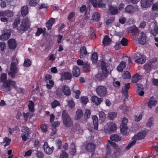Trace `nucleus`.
<instances>
[{
	"mask_svg": "<svg viewBox=\"0 0 158 158\" xmlns=\"http://www.w3.org/2000/svg\"><path fill=\"white\" fill-rule=\"evenodd\" d=\"M8 47L10 49L15 50L17 47V43L16 40L14 39H9L8 41Z\"/></svg>",
	"mask_w": 158,
	"mask_h": 158,
	"instance_id": "nucleus-14",
	"label": "nucleus"
},
{
	"mask_svg": "<svg viewBox=\"0 0 158 158\" xmlns=\"http://www.w3.org/2000/svg\"><path fill=\"white\" fill-rule=\"evenodd\" d=\"M29 20L27 18L23 19L21 22L20 26L17 27V29L18 32L21 33L22 32L27 31L30 27Z\"/></svg>",
	"mask_w": 158,
	"mask_h": 158,
	"instance_id": "nucleus-2",
	"label": "nucleus"
},
{
	"mask_svg": "<svg viewBox=\"0 0 158 158\" xmlns=\"http://www.w3.org/2000/svg\"><path fill=\"white\" fill-rule=\"evenodd\" d=\"M80 70L79 68L75 66L73 69V74L74 77H78L80 74Z\"/></svg>",
	"mask_w": 158,
	"mask_h": 158,
	"instance_id": "nucleus-25",
	"label": "nucleus"
},
{
	"mask_svg": "<svg viewBox=\"0 0 158 158\" xmlns=\"http://www.w3.org/2000/svg\"><path fill=\"white\" fill-rule=\"evenodd\" d=\"M96 148V145L93 143H88L85 146V149L87 151L90 152H94Z\"/></svg>",
	"mask_w": 158,
	"mask_h": 158,
	"instance_id": "nucleus-12",
	"label": "nucleus"
},
{
	"mask_svg": "<svg viewBox=\"0 0 158 158\" xmlns=\"http://www.w3.org/2000/svg\"><path fill=\"white\" fill-rule=\"evenodd\" d=\"M72 148L70 149V153L73 155H75L76 152V148L74 143L72 142L71 144Z\"/></svg>",
	"mask_w": 158,
	"mask_h": 158,
	"instance_id": "nucleus-36",
	"label": "nucleus"
},
{
	"mask_svg": "<svg viewBox=\"0 0 158 158\" xmlns=\"http://www.w3.org/2000/svg\"><path fill=\"white\" fill-rule=\"evenodd\" d=\"M121 132L122 134L125 135L127 134V125L121 124L120 126Z\"/></svg>",
	"mask_w": 158,
	"mask_h": 158,
	"instance_id": "nucleus-27",
	"label": "nucleus"
},
{
	"mask_svg": "<svg viewBox=\"0 0 158 158\" xmlns=\"http://www.w3.org/2000/svg\"><path fill=\"white\" fill-rule=\"evenodd\" d=\"M62 116L63 123L66 127H69L73 125V122L65 110L63 111Z\"/></svg>",
	"mask_w": 158,
	"mask_h": 158,
	"instance_id": "nucleus-1",
	"label": "nucleus"
},
{
	"mask_svg": "<svg viewBox=\"0 0 158 158\" xmlns=\"http://www.w3.org/2000/svg\"><path fill=\"white\" fill-rule=\"evenodd\" d=\"M55 19L53 18H51L49 19L46 23V26L48 30H51L52 27L55 22Z\"/></svg>",
	"mask_w": 158,
	"mask_h": 158,
	"instance_id": "nucleus-22",
	"label": "nucleus"
},
{
	"mask_svg": "<svg viewBox=\"0 0 158 158\" xmlns=\"http://www.w3.org/2000/svg\"><path fill=\"white\" fill-rule=\"evenodd\" d=\"M102 69L103 73H98L96 75V77L97 80L101 81L107 77L108 75V72L105 64L102 65Z\"/></svg>",
	"mask_w": 158,
	"mask_h": 158,
	"instance_id": "nucleus-5",
	"label": "nucleus"
},
{
	"mask_svg": "<svg viewBox=\"0 0 158 158\" xmlns=\"http://www.w3.org/2000/svg\"><path fill=\"white\" fill-rule=\"evenodd\" d=\"M91 101L97 105H99L102 102L103 99L102 98H98V96L94 95L91 98Z\"/></svg>",
	"mask_w": 158,
	"mask_h": 158,
	"instance_id": "nucleus-17",
	"label": "nucleus"
},
{
	"mask_svg": "<svg viewBox=\"0 0 158 158\" xmlns=\"http://www.w3.org/2000/svg\"><path fill=\"white\" fill-rule=\"evenodd\" d=\"M109 10L110 12V14L112 15L116 14L118 13V9L117 7L113 6L111 5H109Z\"/></svg>",
	"mask_w": 158,
	"mask_h": 158,
	"instance_id": "nucleus-19",
	"label": "nucleus"
},
{
	"mask_svg": "<svg viewBox=\"0 0 158 158\" xmlns=\"http://www.w3.org/2000/svg\"><path fill=\"white\" fill-rule=\"evenodd\" d=\"M13 15V13L12 11L9 10H6V16L8 17H11Z\"/></svg>",
	"mask_w": 158,
	"mask_h": 158,
	"instance_id": "nucleus-63",
	"label": "nucleus"
},
{
	"mask_svg": "<svg viewBox=\"0 0 158 158\" xmlns=\"http://www.w3.org/2000/svg\"><path fill=\"white\" fill-rule=\"evenodd\" d=\"M40 128L42 131L44 133L48 131L47 126L45 124L41 125L40 126Z\"/></svg>",
	"mask_w": 158,
	"mask_h": 158,
	"instance_id": "nucleus-61",
	"label": "nucleus"
},
{
	"mask_svg": "<svg viewBox=\"0 0 158 158\" xmlns=\"http://www.w3.org/2000/svg\"><path fill=\"white\" fill-rule=\"evenodd\" d=\"M150 32L154 36H156L158 34V27H155L153 29H152Z\"/></svg>",
	"mask_w": 158,
	"mask_h": 158,
	"instance_id": "nucleus-56",
	"label": "nucleus"
},
{
	"mask_svg": "<svg viewBox=\"0 0 158 158\" xmlns=\"http://www.w3.org/2000/svg\"><path fill=\"white\" fill-rule=\"evenodd\" d=\"M11 31L9 30H5L4 31V33L0 36V40H7L10 37Z\"/></svg>",
	"mask_w": 158,
	"mask_h": 158,
	"instance_id": "nucleus-11",
	"label": "nucleus"
},
{
	"mask_svg": "<svg viewBox=\"0 0 158 158\" xmlns=\"http://www.w3.org/2000/svg\"><path fill=\"white\" fill-rule=\"evenodd\" d=\"M21 131L22 133L21 136L22 140L24 141H26L28 139V137L31 133V131L28 127L23 126L21 128Z\"/></svg>",
	"mask_w": 158,
	"mask_h": 158,
	"instance_id": "nucleus-4",
	"label": "nucleus"
},
{
	"mask_svg": "<svg viewBox=\"0 0 158 158\" xmlns=\"http://www.w3.org/2000/svg\"><path fill=\"white\" fill-rule=\"evenodd\" d=\"M105 130L107 131H114L116 130V126L114 123L110 122L107 123L105 126Z\"/></svg>",
	"mask_w": 158,
	"mask_h": 158,
	"instance_id": "nucleus-8",
	"label": "nucleus"
},
{
	"mask_svg": "<svg viewBox=\"0 0 158 158\" xmlns=\"http://www.w3.org/2000/svg\"><path fill=\"white\" fill-rule=\"evenodd\" d=\"M117 113L114 112H110L108 115L109 118L111 120H113L117 116Z\"/></svg>",
	"mask_w": 158,
	"mask_h": 158,
	"instance_id": "nucleus-47",
	"label": "nucleus"
},
{
	"mask_svg": "<svg viewBox=\"0 0 158 158\" xmlns=\"http://www.w3.org/2000/svg\"><path fill=\"white\" fill-rule=\"evenodd\" d=\"M75 15V13L74 12H71L68 15L67 17V19L69 21H71Z\"/></svg>",
	"mask_w": 158,
	"mask_h": 158,
	"instance_id": "nucleus-53",
	"label": "nucleus"
},
{
	"mask_svg": "<svg viewBox=\"0 0 158 158\" xmlns=\"http://www.w3.org/2000/svg\"><path fill=\"white\" fill-rule=\"evenodd\" d=\"M63 77L65 80H69L71 79L72 78V75L69 72H67L64 73Z\"/></svg>",
	"mask_w": 158,
	"mask_h": 158,
	"instance_id": "nucleus-38",
	"label": "nucleus"
},
{
	"mask_svg": "<svg viewBox=\"0 0 158 158\" xmlns=\"http://www.w3.org/2000/svg\"><path fill=\"white\" fill-rule=\"evenodd\" d=\"M110 41L111 40L108 36L107 35H106L103 39L102 43L104 46H107L109 44Z\"/></svg>",
	"mask_w": 158,
	"mask_h": 158,
	"instance_id": "nucleus-34",
	"label": "nucleus"
},
{
	"mask_svg": "<svg viewBox=\"0 0 158 158\" xmlns=\"http://www.w3.org/2000/svg\"><path fill=\"white\" fill-rule=\"evenodd\" d=\"M146 36L144 33L142 31L141 32L139 38L138 39V41L139 43L142 44H144L146 43Z\"/></svg>",
	"mask_w": 158,
	"mask_h": 158,
	"instance_id": "nucleus-18",
	"label": "nucleus"
},
{
	"mask_svg": "<svg viewBox=\"0 0 158 158\" xmlns=\"http://www.w3.org/2000/svg\"><path fill=\"white\" fill-rule=\"evenodd\" d=\"M147 131H143L139 132L137 135H135L133 137V139H135L136 140L137 139H143L147 134Z\"/></svg>",
	"mask_w": 158,
	"mask_h": 158,
	"instance_id": "nucleus-13",
	"label": "nucleus"
},
{
	"mask_svg": "<svg viewBox=\"0 0 158 158\" xmlns=\"http://www.w3.org/2000/svg\"><path fill=\"white\" fill-rule=\"evenodd\" d=\"M94 126V129L97 130L98 127V118L96 115L93 116L92 117Z\"/></svg>",
	"mask_w": 158,
	"mask_h": 158,
	"instance_id": "nucleus-23",
	"label": "nucleus"
},
{
	"mask_svg": "<svg viewBox=\"0 0 158 158\" xmlns=\"http://www.w3.org/2000/svg\"><path fill=\"white\" fill-rule=\"evenodd\" d=\"M62 92L64 94L67 96H68L71 94V92L69 87L67 85H64L61 88Z\"/></svg>",
	"mask_w": 158,
	"mask_h": 158,
	"instance_id": "nucleus-16",
	"label": "nucleus"
},
{
	"mask_svg": "<svg viewBox=\"0 0 158 158\" xmlns=\"http://www.w3.org/2000/svg\"><path fill=\"white\" fill-rule=\"evenodd\" d=\"M144 69L147 71H150L152 68V64L151 63H148L144 65Z\"/></svg>",
	"mask_w": 158,
	"mask_h": 158,
	"instance_id": "nucleus-52",
	"label": "nucleus"
},
{
	"mask_svg": "<svg viewBox=\"0 0 158 158\" xmlns=\"http://www.w3.org/2000/svg\"><path fill=\"white\" fill-rule=\"evenodd\" d=\"M157 101L156 100H150L148 103V106L150 108H152V106H155Z\"/></svg>",
	"mask_w": 158,
	"mask_h": 158,
	"instance_id": "nucleus-33",
	"label": "nucleus"
},
{
	"mask_svg": "<svg viewBox=\"0 0 158 158\" xmlns=\"http://www.w3.org/2000/svg\"><path fill=\"white\" fill-rule=\"evenodd\" d=\"M99 116L100 120L102 122L105 121L106 118V115L102 111L99 112Z\"/></svg>",
	"mask_w": 158,
	"mask_h": 158,
	"instance_id": "nucleus-41",
	"label": "nucleus"
},
{
	"mask_svg": "<svg viewBox=\"0 0 158 158\" xmlns=\"http://www.w3.org/2000/svg\"><path fill=\"white\" fill-rule=\"evenodd\" d=\"M16 82L15 81L8 79L3 82L2 86V88L5 89L7 91H10L13 87L14 89H16L17 86H16Z\"/></svg>",
	"mask_w": 158,
	"mask_h": 158,
	"instance_id": "nucleus-3",
	"label": "nucleus"
},
{
	"mask_svg": "<svg viewBox=\"0 0 158 158\" xmlns=\"http://www.w3.org/2000/svg\"><path fill=\"white\" fill-rule=\"evenodd\" d=\"M126 66V63L124 61H122L120 63L119 65L117 67V70L120 72L123 71V69Z\"/></svg>",
	"mask_w": 158,
	"mask_h": 158,
	"instance_id": "nucleus-31",
	"label": "nucleus"
},
{
	"mask_svg": "<svg viewBox=\"0 0 158 158\" xmlns=\"http://www.w3.org/2000/svg\"><path fill=\"white\" fill-rule=\"evenodd\" d=\"M122 77L123 79H129L131 77V75L128 71H124L122 75Z\"/></svg>",
	"mask_w": 158,
	"mask_h": 158,
	"instance_id": "nucleus-40",
	"label": "nucleus"
},
{
	"mask_svg": "<svg viewBox=\"0 0 158 158\" xmlns=\"http://www.w3.org/2000/svg\"><path fill=\"white\" fill-rule=\"evenodd\" d=\"M31 64V61L28 58L25 59L23 63V65L24 66L28 67L30 66Z\"/></svg>",
	"mask_w": 158,
	"mask_h": 158,
	"instance_id": "nucleus-50",
	"label": "nucleus"
},
{
	"mask_svg": "<svg viewBox=\"0 0 158 158\" xmlns=\"http://www.w3.org/2000/svg\"><path fill=\"white\" fill-rule=\"evenodd\" d=\"M20 20L19 18L15 19L14 22L12 24L13 28H16L18 24L20 23Z\"/></svg>",
	"mask_w": 158,
	"mask_h": 158,
	"instance_id": "nucleus-51",
	"label": "nucleus"
},
{
	"mask_svg": "<svg viewBox=\"0 0 158 158\" xmlns=\"http://www.w3.org/2000/svg\"><path fill=\"white\" fill-rule=\"evenodd\" d=\"M87 54V51L86 48L85 46H82L80 49V57L81 58H82L84 57V55Z\"/></svg>",
	"mask_w": 158,
	"mask_h": 158,
	"instance_id": "nucleus-24",
	"label": "nucleus"
},
{
	"mask_svg": "<svg viewBox=\"0 0 158 158\" xmlns=\"http://www.w3.org/2000/svg\"><path fill=\"white\" fill-rule=\"evenodd\" d=\"M28 13V6L26 5L22 6L21 8V14L24 17Z\"/></svg>",
	"mask_w": 158,
	"mask_h": 158,
	"instance_id": "nucleus-20",
	"label": "nucleus"
},
{
	"mask_svg": "<svg viewBox=\"0 0 158 158\" xmlns=\"http://www.w3.org/2000/svg\"><path fill=\"white\" fill-rule=\"evenodd\" d=\"M134 7L131 5H127L125 8V12L129 13H132L134 11Z\"/></svg>",
	"mask_w": 158,
	"mask_h": 158,
	"instance_id": "nucleus-32",
	"label": "nucleus"
},
{
	"mask_svg": "<svg viewBox=\"0 0 158 158\" xmlns=\"http://www.w3.org/2000/svg\"><path fill=\"white\" fill-rule=\"evenodd\" d=\"M91 59L93 63H96L97 62L98 59V55L97 53L94 52L92 54Z\"/></svg>",
	"mask_w": 158,
	"mask_h": 158,
	"instance_id": "nucleus-45",
	"label": "nucleus"
},
{
	"mask_svg": "<svg viewBox=\"0 0 158 158\" xmlns=\"http://www.w3.org/2000/svg\"><path fill=\"white\" fill-rule=\"evenodd\" d=\"M153 118L152 117H151L149 118L146 123V125L147 127H150L153 125Z\"/></svg>",
	"mask_w": 158,
	"mask_h": 158,
	"instance_id": "nucleus-54",
	"label": "nucleus"
},
{
	"mask_svg": "<svg viewBox=\"0 0 158 158\" xmlns=\"http://www.w3.org/2000/svg\"><path fill=\"white\" fill-rule=\"evenodd\" d=\"M152 10L155 11H158V2L154 3L152 5Z\"/></svg>",
	"mask_w": 158,
	"mask_h": 158,
	"instance_id": "nucleus-64",
	"label": "nucleus"
},
{
	"mask_svg": "<svg viewBox=\"0 0 158 158\" xmlns=\"http://www.w3.org/2000/svg\"><path fill=\"white\" fill-rule=\"evenodd\" d=\"M17 68L15 62H12L11 64L10 71L8 73V75L12 78H15L16 74L17 73Z\"/></svg>",
	"mask_w": 158,
	"mask_h": 158,
	"instance_id": "nucleus-7",
	"label": "nucleus"
},
{
	"mask_svg": "<svg viewBox=\"0 0 158 158\" xmlns=\"http://www.w3.org/2000/svg\"><path fill=\"white\" fill-rule=\"evenodd\" d=\"M91 3L93 6L95 8H105V4L103 3L102 0H92Z\"/></svg>",
	"mask_w": 158,
	"mask_h": 158,
	"instance_id": "nucleus-9",
	"label": "nucleus"
},
{
	"mask_svg": "<svg viewBox=\"0 0 158 158\" xmlns=\"http://www.w3.org/2000/svg\"><path fill=\"white\" fill-rule=\"evenodd\" d=\"M146 60V57L144 55L141 56L139 59H136L135 61L137 63L143 64L144 63Z\"/></svg>",
	"mask_w": 158,
	"mask_h": 158,
	"instance_id": "nucleus-28",
	"label": "nucleus"
},
{
	"mask_svg": "<svg viewBox=\"0 0 158 158\" xmlns=\"http://www.w3.org/2000/svg\"><path fill=\"white\" fill-rule=\"evenodd\" d=\"M121 137L117 134H112L110 136V139L112 141L118 142L121 140Z\"/></svg>",
	"mask_w": 158,
	"mask_h": 158,
	"instance_id": "nucleus-29",
	"label": "nucleus"
},
{
	"mask_svg": "<svg viewBox=\"0 0 158 158\" xmlns=\"http://www.w3.org/2000/svg\"><path fill=\"white\" fill-rule=\"evenodd\" d=\"M91 111L89 109L86 110L84 114V116L85 118V121L87 120L88 118H89L90 116Z\"/></svg>",
	"mask_w": 158,
	"mask_h": 158,
	"instance_id": "nucleus-42",
	"label": "nucleus"
},
{
	"mask_svg": "<svg viewBox=\"0 0 158 158\" xmlns=\"http://www.w3.org/2000/svg\"><path fill=\"white\" fill-rule=\"evenodd\" d=\"M68 155L67 153L64 151H61L60 158H68Z\"/></svg>",
	"mask_w": 158,
	"mask_h": 158,
	"instance_id": "nucleus-62",
	"label": "nucleus"
},
{
	"mask_svg": "<svg viewBox=\"0 0 158 158\" xmlns=\"http://www.w3.org/2000/svg\"><path fill=\"white\" fill-rule=\"evenodd\" d=\"M60 105V102L56 100H54L51 103V106L53 108H54L57 106H59Z\"/></svg>",
	"mask_w": 158,
	"mask_h": 158,
	"instance_id": "nucleus-48",
	"label": "nucleus"
},
{
	"mask_svg": "<svg viewBox=\"0 0 158 158\" xmlns=\"http://www.w3.org/2000/svg\"><path fill=\"white\" fill-rule=\"evenodd\" d=\"M0 79L1 82L3 83L5 81H6L7 79V75L6 73H2L0 77Z\"/></svg>",
	"mask_w": 158,
	"mask_h": 158,
	"instance_id": "nucleus-59",
	"label": "nucleus"
},
{
	"mask_svg": "<svg viewBox=\"0 0 158 158\" xmlns=\"http://www.w3.org/2000/svg\"><path fill=\"white\" fill-rule=\"evenodd\" d=\"M129 83L125 84L124 87L122 89V92L123 93H126L127 94H128V90L130 88Z\"/></svg>",
	"mask_w": 158,
	"mask_h": 158,
	"instance_id": "nucleus-37",
	"label": "nucleus"
},
{
	"mask_svg": "<svg viewBox=\"0 0 158 158\" xmlns=\"http://www.w3.org/2000/svg\"><path fill=\"white\" fill-rule=\"evenodd\" d=\"M11 140L10 139L7 137H5L4 139V142H5L6 143L4 146L6 147V146L9 145L11 142Z\"/></svg>",
	"mask_w": 158,
	"mask_h": 158,
	"instance_id": "nucleus-60",
	"label": "nucleus"
},
{
	"mask_svg": "<svg viewBox=\"0 0 158 158\" xmlns=\"http://www.w3.org/2000/svg\"><path fill=\"white\" fill-rule=\"evenodd\" d=\"M27 106L30 112L31 113H34L35 111V104L33 101L30 100Z\"/></svg>",
	"mask_w": 158,
	"mask_h": 158,
	"instance_id": "nucleus-21",
	"label": "nucleus"
},
{
	"mask_svg": "<svg viewBox=\"0 0 158 158\" xmlns=\"http://www.w3.org/2000/svg\"><path fill=\"white\" fill-rule=\"evenodd\" d=\"M153 2V0H141V5L143 8H148L151 6Z\"/></svg>",
	"mask_w": 158,
	"mask_h": 158,
	"instance_id": "nucleus-15",
	"label": "nucleus"
},
{
	"mask_svg": "<svg viewBox=\"0 0 158 158\" xmlns=\"http://www.w3.org/2000/svg\"><path fill=\"white\" fill-rule=\"evenodd\" d=\"M100 16L99 14L97 12H95L92 15V19L94 21L98 22L100 19Z\"/></svg>",
	"mask_w": 158,
	"mask_h": 158,
	"instance_id": "nucleus-39",
	"label": "nucleus"
},
{
	"mask_svg": "<svg viewBox=\"0 0 158 158\" xmlns=\"http://www.w3.org/2000/svg\"><path fill=\"white\" fill-rule=\"evenodd\" d=\"M120 43L123 46H127L128 45V40L125 38H123L121 40Z\"/></svg>",
	"mask_w": 158,
	"mask_h": 158,
	"instance_id": "nucleus-57",
	"label": "nucleus"
},
{
	"mask_svg": "<svg viewBox=\"0 0 158 158\" xmlns=\"http://www.w3.org/2000/svg\"><path fill=\"white\" fill-rule=\"evenodd\" d=\"M30 114V113L29 112L23 113V118L25 121H27L28 120L29 117H30V118H31L32 115L31 116Z\"/></svg>",
	"mask_w": 158,
	"mask_h": 158,
	"instance_id": "nucleus-46",
	"label": "nucleus"
},
{
	"mask_svg": "<svg viewBox=\"0 0 158 158\" xmlns=\"http://www.w3.org/2000/svg\"><path fill=\"white\" fill-rule=\"evenodd\" d=\"M62 90L61 88H58L56 91V95L58 98H60L62 96Z\"/></svg>",
	"mask_w": 158,
	"mask_h": 158,
	"instance_id": "nucleus-43",
	"label": "nucleus"
},
{
	"mask_svg": "<svg viewBox=\"0 0 158 158\" xmlns=\"http://www.w3.org/2000/svg\"><path fill=\"white\" fill-rule=\"evenodd\" d=\"M96 92L98 95L101 98L106 97L107 93L106 88L103 85H99L96 88Z\"/></svg>",
	"mask_w": 158,
	"mask_h": 158,
	"instance_id": "nucleus-6",
	"label": "nucleus"
},
{
	"mask_svg": "<svg viewBox=\"0 0 158 158\" xmlns=\"http://www.w3.org/2000/svg\"><path fill=\"white\" fill-rule=\"evenodd\" d=\"M80 11L81 13H85V15H86L87 12V9L85 5H82L80 8Z\"/></svg>",
	"mask_w": 158,
	"mask_h": 158,
	"instance_id": "nucleus-44",
	"label": "nucleus"
},
{
	"mask_svg": "<svg viewBox=\"0 0 158 158\" xmlns=\"http://www.w3.org/2000/svg\"><path fill=\"white\" fill-rule=\"evenodd\" d=\"M43 148L44 151L46 154L48 155L52 154L54 149V148L53 146L50 148L47 142L44 143Z\"/></svg>",
	"mask_w": 158,
	"mask_h": 158,
	"instance_id": "nucleus-10",
	"label": "nucleus"
},
{
	"mask_svg": "<svg viewBox=\"0 0 158 158\" xmlns=\"http://www.w3.org/2000/svg\"><path fill=\"white\" fill-rule=\"evenodd\" d=\"M139 74L136 73L132 77L131 82L133 83H136L139 80Z\"/></svg>",
	"mask_w": 158,
	"mask_h": 158,
	"instance_id": "nucleus-49",
	"label": "nucleus"
},
{
	"mask_svg": "<svg viewBox=\"0 0 158 158\" xmlns=\"http://www.w3.org/2000/svg\"><path fill=\"white\" fill-rule=\"evenodd\" d=\"M83 113L81 109L78 110L76 113V115L75 117V119L76 120H78L81 118L83 116Z\"/></svg>",
	"mask_w": 158,
	"mask_h": 158,
	"instance_id": "nucleus-30",
	"label": "nucleus"
},
{
	"mask_svg": "<svg viewBox=\"0 0 158 158\" xmlns=\"http://www.w3.org/2000/svg\"><path fill=\"white\" fill-rule=\"evenodd\" d=\"M45 32V30L43 31L41 28H37V31L35 33V35L36 36H39L42 33ZM44 35V33H43Z\"/></svg>",
	"mask_w": 158,
	"mask_h": 158,
	"instance_id": "nucleus-58",
	"label": "nucleus"
},
{
	"mask_svg": "<svg viewBox=\"0 0 158 158\" xmlns=\"http://www.w3.org/2000/svg\"><path fill=\"white\" fill-rule=\"evenodd\" d=\"M131 32L134 34L135 36L138 35L139 34V30L136 27H132L131 28Z\"/></svg>",
	"mask_w": 158,
	"mask_h": 158,
	"instance_id": "nucleus-55",
	"label": "nucleus"
},
{
	"mask_svg": "<svg viewBox=\"0 0 158 158\" xmlns=\"http://www.w3.org/2000/svg\"><path fill=\"white\" fill-rule=\"evenodd\" d=\"M111 152L110 146L109 144H107L106 148V154L105 158H110L111 157Z\"/></svg>",
	"mask_w": 158,
	"mask_h": 158,
	"instance_id": "nucleus-26",
	"label": "nucleus"
},
{
	"mask_svg": "<svg viewBox=\"0 0 158 158\" xmlns=\"http://www.w3.org/2000/svg\"><path fill=\"white\" fill-rule=\"evenodd\" d=\"M29 2V4L31 6H35L40 2V0H27Z\"/></svg>",
	"mask_w": 158,
	"mask_h": 158,
	"instance_id": "nucleus-35",
	"label": "nucleus"
}]
</instances>
